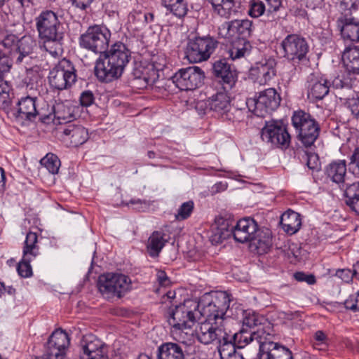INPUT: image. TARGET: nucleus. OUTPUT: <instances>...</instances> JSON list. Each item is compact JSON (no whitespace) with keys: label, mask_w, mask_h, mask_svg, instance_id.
<instances>
[{"label":"nucleus","mask_w":359,"mask_h":359,"mask_svg":"<svg viewBox=\"0 0 359 359\" xmlns=\"http://www.w3.org/2000/svg\"><path fill=\"white\" fill-rule=\"evenodd\" d=\"M231 300V295L226 291L203 296V308L199 314L206 319L196 329V337L201 343L210 344L224 336V316Z\"/></svg>","instance_id":"f257e3e1"},{"label":"nucleus","mask_w":359,"mask_h":359,"mask_svg":"<svg viewBox=\"0 0 359 359\" xmlns=\"http://www.w3.org/2000/svg\"><path fill=\"white\" fill-rule=\"evenodd\" d=\"M103 53L104 58H99L96 62L95 74L100 81L111 82L123 74L129 62L130 51L124 43L116 42Z\"/></svg>","instance_id":"f03ea898"},{"label":"nucleus","mask_w":359,"mask_h":359,"mask_svg":"<svg viewBox=\"0 0 359 359\" xmlns=\"http://www.w3.org/2000/svg\"><path fill=\"white\" fill-rule=\"evenodd\" d=\"M36 27L44 49L54 57L60 55L64 33L56 14L51 11L42 12L36 18Z\"/></svg>","instance_id":"7ed1b4c3"},{"label":"nucleus","mask_w":359,"mask_h":359,"mask_svg":"<svg viewBox=\"0 0 359 359\" xmlns=\"http://www.w3.org/2000/svg\"><path fill=\"white\" fill-rule=\"evenodd\" d=\"M254 334L253 347L259 349V359H293L292 351L272 341V334L265 328H258Z\"/></svg>","instance_id":"20e7f679"},{"label":"nucleus","mask_w":359,"mask_h":359,"mask_svg":"<svg viewBox=\"0 0 359 359\" xmlns=\"http://www.w3.org/2000/svg\"><path fill=\"white\" fill-rule=\"evenodd\" d=\"M202 308V298L199 302L196 299H186L170 311L168 323L176 330L190 329Z\"/></svg>","instance_id":"39448f33"},{"label":"nucleus","mask_w":359,"mask_h":359,"mask_svg":"<svg viewBox=\"0 0 359 359\" xmlns=\"http://www.w3.org/2000/svg\"><path fill=\"white\" fill-rule=\"evenodd\" d=\"M97 287L105 299L121 298L132 290V280L122 273H107L99 276Z\"/></svg>","instance_id":"423d86ee"},{"label":"nucleus","mask_w":359,"mask_h":359,"mask_svg":"<svg viewBox=\"0 0 359 359\" xmlns=\"http://www.w3.org/2000/svg\"><path fill=\"white\" fill-rule=\"evenodd\" d=\"M297 139L305 147H311L320 133L318 122L309 114L304 111H295L292 117Z\"/></svg>","instance_id":"0eeeda50"},{"label":"nucleus","mask_w":359,"mask_h":359,"mask_svg":"<svg viewBox=\"0 0 359 359\" xmlns=\"http://www.w3.org/2000/svg\"><path fill=\"white\" fill-rule=\"evenodd\" d=\"M341 15L337 20V26L345 41L359 42V20L349 16L358 9L355 1H340Z\"/></svg>","instance_id":"6e6552de"},{"label":"nucleus","mask_w":359,"mask_h":359,"mask_svg":"<svg viewBox=\"0 0 359 359\" xmlns=\"http://www.w3.org/2000/svg\"><path fill=\"white\" fill-rule=\"evenodd\" d=\"M280 102V97L274 88L261 91L258 95L248 98L245 104L249 111L259 117L275 111Z\"/></svg>","instance_id":"1a4fd4ad"},{"label":"nucleus","mask_w":359,"mask_h":359,"mask_svg":"<svg viewBox=\"0 0 359 359\" xmlns=\"http://www.w3.org/2000/svg\"><path fill=\"white\" fill-rule=\"evenodd\" d=\"M110 37L111 32L106 27L94 25L81 35L79 45L95 53L102 54L109 46Z\"/></svg>","instance_id":"9d476101"},{"label":"nucleus","mask_w":359,"mask_h":359,"mask_svg":"<svg viewBox=\"0 0 359 359\" xmlns=\"http://www.w3.org/2000/svg\"><path fill=\"white\" fill-rule=\"evenodd\" d=\"M254 335V331H248L244 328L234 334L225 330L224 336L217 341L221 359H224L233 353L236 348H243L248 345H251L253 347Z\"/></svg>","instance_id":"9b49d317"},{"label":"nucleus","mask_w":359,"mask_h":359,"mask_svg":"<svg viewBox=\"0 0 359 359\" xmlns=\"http://www.w3.org/2000/svg\"><path fill=\"white\" fill-rule=\"evenodd\" d=\"M218 42L210 36L196 37L189 40L185 49L186 58L191 63L208 60L217 47Z\"/></svg>","instance_id":"f8f14e48"},{"label":"nucleus","mask_w":359,"mask_h":359,"mask_svg":"<svg viewBox=\"0 0 359 359\" xmlns=\"http://www.w3.org/2000/svg\"><path fill=\"white\" fill-rule=\"evenodd\" d=\"M50 86L59 90L70 88L76 81V69L67 59L60 60L49 73Z\"/></svg>","instance_id":"ddd939ff"},{"label":"nucleus","mask_w":359,"mask_h":359,"mask_svg":"<svg viewBox=\"0 0 359 359\" xmlns=\"http://www.w3.org/2000/svg\"><path fill=\"white\" fill-rule=\"evenodd\" d=\"M284 57L294 62L299 63L308 60L309 46L306 40L298 34H289L281 42Z\"/></svg>","instance_id":"4468645a"},{"label":"nucleus","mask_w":359,"mask_h":359,"mask_svg":"<svg viewBox=\"0 0 359 359\" xmlns=\"http://www.w3.org/2000/svg\"><path fill=\"white\" fill-rule=\"evenodd\" d=\"M204 78V72L200 67L191 66L178 70L172 81L181 90H193L203 84Z\"/></svg>","instance_id":"2eb2a0df"},{"label":"nucleus","mask_w":359,"mask_h":359,"mask_svg":"<svg viewBox=\"0 0 359 359\" xmlns=\"http://www.w3.org/2000/svg\"><path fill=\"white\" fill-rule=\"evenodd\" d=\"M252 32V22L247 19L225 22L218 28V34L228 40L246 39Z\"/></svg>","instance_id":"dca6fc26"},{"label":"nucleus","mask_w":359,"mask_h":359,"mask_svg":"<svg viewBox=\"0 0 359 359\" xmlns=\"http://www.w3.org/2000/svg\"><path fill=\"white\" fill-rule=\"evenodd\" d=\"M105 344L93 334L85 335L80 344V359H109Z\"/></svg>","instance_id":"f3484780"},{"label":"nucleus","mask_w":359,"mask_h":359,"mask_svg":"<svg viewBox=\"0 0 359 359\" xmlns=\"http://www.w3.org/2000/svg\"><path fill=\"white\" fill-rule=\"evenodd\" d=\"M261 137L263 141L277 147H287L290 142V135L285 126L276 121L266 123Z\"/></svg>","instance_id":"a211bd4d"},{"label":"nucleus","mask_w":359,"mask_h":359,"mask_svg":"<svg viewBox=\"0 0 359 359\" xmlns=\"http://www.w3.org/2000/svg\"><path fill=\"white\" fill-rule=\"evenodd\" d=\"M277 62L273 58H269L257 62L250 69V75L255 82L259 85H266L276 75Z\"/></svg>","instance_id":"6ab92c4d"},{"label":"nucleus","mask_w":359,"mask_h":359,"mask_svg":"<svg viewBox=\"0 0 359 359\" xmlns=\"http://www.w3.org/2000/svg\"><path fill=\"white\" fill-rule=\"evenodd\" d=\"M330 88V81L319 73L311 74L307 78L306 88L309 98L322 100L328 94Z\"/></svg>","instance_id":"aec40b11"},{"label":"nucleus","mask_w":359,"mask_h":359,"mask_svg":"<svg viewBox=\"0 0 359 359\" xmlns=\"http://www.w3.org/2000/svg\"><path fill=\"white\" fill-rule=\"evenodd\" d=\"M258 230V224L252 218H243L238 221L233 228L234 239L239 243L250 242Z\"/></svg>","instance_id":"412c9836"},{"label":"nucleus","mask_w":359,"mask_h":359,"mask_svg":"<svg viewBox=\"0 0 359 359\" xmlns=\"http://www.w3.org/2000/svg\"><path fill=\"white\" fill-rule=\"evenodd\" d=\"M37 43L31 36H24L18 41L16 50L13 52V60L18 65L28 64L32 59L31 55L36 48Z\"/></svg>","instance_id":"4be33fe9"},{"label":"nucleus","mask_w":359,"mask_h":359,"mask_svg":"<svg viewBox=\"0 0 359 359\" xmlns=\"http://www.w3.org/2000/svg\"><path fill=\"white\" fill-rule=\"evenodd\" d=\"M213 71L216 77L220 79L224 90L231 89L236 83L237 74L225 59L219 60L213 64Z\"/></svg>","instance_id":"5701e85b"},{"label":"nucleus","mask_w":359,"mask_h":359,"mask_svg":"<svg viewBox=\"0 0 359 359\" xmlns=\"http://www.w3.org/2000/svg\"><path fill=\"white\" fill-rule=\"evenodd\" d=\"M13 115L20 119L34 120L38 115L36 99L30 96L22 97L13 109Z\"/></svg>","instance_id":"b1692460"},{"label":"nucleus","mask_w":359,"mask_h":359,"mask_svg":"<svg viewBox=\"0 0 359 359\" xmlns=\"http://www.w3.org/2000/svg\"><path fill=\"white\" fill-rule=\"evenodd\" d=\"M207 105L211 111L223 118L231 109V100L225 91L218 92L207 100Z\"/></svg>","instance_id":"393cba45"},{"label":"nucleus","mask_w":359,"mask_h":359,"mask_svg":"<svg viewBox=\"0 0 359 359\" xmlns=\"http://www.w3.org/2000/svg\"><path fill=\"white\" fill-rule=\"evenodd\" d=\"M63 135L65 141H69L72 147L83 144L88 138V131L81 126L69 125L64 129Z\"/></svg>","instance_id":"a878e982"},{"label":"nucleus","mask_w":359,"mask_h":359,"mask_svg":"<svg viewBox=\"0 0 359 359\" xmlns=\"http://www.w3.org/2000/svg\"><path fill=\"white\" fill-rule=\"evenodd\" d=\"M11 64L6 55H0V104L7 105L10 100L11 88L4 79V75L10 71Z\"/></svg>","instance_id":"bb28decb"},{"label":"nucleus","mask_w":359,"mask_h":359,"mask_svg":"<svg viewBox=\"0 0 359 359\" xmlns=\"http://www.w3.org/2000/svg\"><path fill=\"white\" fill-rule=\"evenodd\" d=\"M346 167L345 160L333 161L326 166L325 174L331 181L341 184L345 181Z\"/></svg>","instance_id":"cd10ccee"},{"label":"nucleus","mask_w":359,"mask_h":359,"mask_svg":"<svg viewBox=\"0 0 359 359\" xmlns=\"http://www.w3.org/2000/svg\"><path fill=\"white\" fill-rule=\"evenodd\" d=\"M342 60L348 72L359 74V48L348 46L343 51Z\"/></svg>","instance_id":"c85d7f7f"},{"label":"nucleus","mask_w":359,"mask_h":359,"mask_svg":"<svg viewBox=\"0 0 359 359\" xmlns=\"http://www.w3.org/2000/svg\"><path fill=\"white\" fill-rule=\"evenodd\" d=\"M280 224L285 232L291 235L294 234L302 225L300 215L294 211H287L280 217Z\"/></svg>","instance_id":"c756f323"},{"label":"nucleus","mask_w":359,"mask_h":359,"mask_svg":"<svg viewBox=\"0 0 359 359\" xmlns=\"http://www.w3.org/2000/svg\"><path fill=\"white\" fill-rule=\"evenodd\" d=\"M229 41L231 42V46L228 50V54L232 60L244 57L250 53L252 46L247 39H238Z\"/></svg>","instance_id":"7c9ffc66"},{"label":"nucleus","mask_w":359,"mask_h":359,"mask_svg":"<svg viewBox=\"0 0 359 359\" xmlns=\"http://www.w3.org/2000/svg\"><path fill=\"white\" fill-rule=\"evenodd\" d=\"M158 359H184L182 346L176 343H165L158 347Z\"/></svg>","instance_id":"2f4dec72"},{"label":"nucleus","mask_w":359,"mask_h":359,"mask_svg":"<svg viewBox=\"0 0 359 359\" xmlns=\"http://www.w3.org/2000/svg\"><path fill=\"white\" fill-rule=\"evenodd\" d=\"M165 236V234L161 231H155L151 234L147 245V252L151 257H156L158 256L167 243Z\"/></svg>","instance_id":"473e14b6"},{"label":"nucleus","mask_w":359,"mask_h":359,"mask_svg":"<svg viewBox=\"0 0 359 359\" xmlns=\"http://www.w3.org/2000/svg\"><path fill=\"white\" fill-rule=\"evenodd\" d=\"M70 339L67 333L61 329L56 330L50 336L46 347L66 350L69 345Z\"/></svg>","instance_id":"72a5a7b5"},{"label":"nucleus","mask_w":359,"mask_h":359,"mask_svg":"<svg viewBox=\"0 0 359 359\" xmlns=\"http://www.w3.org/2000/svg\"><path fill=\"white\" fill-rule=\"evenodd\" d=\"M250 243L260 251L266 252L272 244L271 231L269 229H259L258 227L255 238L250 241Z\"/></svg>","instance_id":"f704fd0d"},{"label":"nucleus","mask_w":359,"mask_h":359,"mask_svg":"<svg viewBox=\"0 0 359 359\" xmlns=\"http://www.w3.org/2000/svg\"><path fill=\"white\" fill-rule=\"evenodd\" d=\"M346 205L356 213L359 214V182L346 187L344 192Z\"/></svg>","instance_id":"c9c22d12"},{"label":"nucleus","mask_w":359,"mask_h":359,"mask_svg":"<svg viewBox=\"0 0 359 359\" xmlns=\"http://www.w3.org/2000/svg\"><path fill=\"white\" fill-rule=\"evenodd\" d=\"M38 236L36 233L29 231L26 235V238L22 248V255L36 258L39 255V247L37 245Z\"/></svg>","instance_id":"e433bc0d"},{"label":"nucleus","mask_w":359,"mask_h":359,"mask_svg":"<svg viewBox=\"0 0 359 359\" xmlns=\"http://www.w3.org/2000/svg\"><path fill=\"white\" fill-rule=\"evenodd\" d=\"M214 12L221 17L229 18L237 12L235 1H210Z\"/></svg>","instance_id":"4c0bfd02"},{"label":"nucleus","mask_w":359,"mask_h":359,"mask_svg":"<svg viewBox=\"0 0 359 359\" xmlns=\"http://www.w3.org/2000/svg\"><path fill=\"white\" fill-rule=\"evenodd\" d=\"M53 110L55 118L61 121L69 122L74 118L73 109L64 102H56Z\"/></svg>","instance_id":"58836bf2"},{"label":"nucleus","mask_w":359,"mask_h":359,"mask_svg":"<svg viewBox=\"0 0 359 359\" xmlns=\"http://www.w3.org/2000/svg\"><path fill=\"white\" fill-rule=\"evenodd\" d=\"M265 320L262 316L252 311H245L243 315V325L252 328L262 324Z\"/></svg>","instance_id":"ea45409f"},{"label":"nucleus","mask_w":359,"mask_h":359,"mask_svg":"<svg viewBox=\"0 0 359 359\" xmlns=\"http://www.w3.org/2000/svg\"><path fill=\"white\" fill-rule=\"evenodd\" d=\"M163 6L168 11L178 18L184 17L188 11L186 1H172V4H167V1H164Z\"/></svg>","instance_id":"a19ab883"},{"label":"nucleus","mask_w":359,"mask_h":359,"mask_svg":"<svg viewBox=\"0 0 359 359\" xmlns=\"http://www.w3.org/2000/svg\"><path fill=\"white\" fill-rule=\"evenodd\" d=\"M41 163L52 174L57 173L60 166V161L53 154H48L41 160Z\"/></svg>","instance_id":"79ce46f5"},{"label":"nucleus","mask_w":359,"mask_h":359,"mask_svg":"<svg viewBox=\"0 0 359 359\" xmlns=\"http://www.w3.org/2000/svg\"><path fill=\"white\" fill-rule=\"evenodd\" d=\"M34 258L32 257H25L22 255L21 261L18 263L17 266V271L18 274L22 278H29L32 275V269L30 265V262Z\"/></svg>","instance_id":"37998d69"},{"label":"nucleus","mask_w":359,"mask_h":359,"mask_svg":"<svg viewBox=\"0 0 359 359\" xmlns=\"http://www.w3.org/2000/svg\"><path fill=\"white\" fill-rule=\"evenodd\" d=\"M18 41L19 39H18V37L15 34H7L1 43L5 50H6L3 55H5L6 53H10L13 57V52L16 50Z\"/></svg>","instance_id":"c03bdc74"},{"label":"nucleus","mask_w":359,"mask_h":359,"mask_svg":"<svg viewBox=\"0 0 359 359\" xmlns=\"http://www.w3.org/2000/svg\"><path fill=\"white\" fill-rule=\"evenodd\" d=\"M330 86L334 89H350L352 86L351 79L348 74H342L337 76L330 83Z\"/></svg>","instance_id":"a18cd8bd"},{"label":"nucleus","mask_w":359,"mask_h":359,"mask_svg":"<svg viewBox=\"0 0 359 359\" xmlns=\"http://www.w3.org/2000/svg\"><path fill=\"white\" fill-rule=\"evenodd\" d=\"M194 207V202L189 201L183 203L178 209L175 218L177 220H184L190 217Z\"/></svg>","instance_id":"49530a36"},{"label":"nucleus","mask_w":359,"mask_h":359,"mask_svg":"<svg viewBox=\"0 0 359 359\" xmlns=\"http://www.w3.org/2000/svg\"><path fill=\"white\" fill-rule=\"evenodd\" d=\"M156 72L154 69V66L144 67L141 81H143L142 84V88L147 87L148 85L152 84L156 79Z\"/></svg>","instance_id":"de8ad7c7"},{"label":"nucleus","mask_w":359,"mask_h":359,"mask_svg":"<svg viewBox=\"0 0 359 359\" xmlns=\"http://www.w3.org/2000/svg\"><path fill=\"white\" fill-rule=\"evenodd\" d=\"M245 109L231 106V109L226 114L224 118L233 122H241L245 119Z\"/></svg>","instance_id":"09e8293b"},{"label":"nucleus","mask_w":359,"mask_h":359,"mask_svg":"<svg viewBox=\"0 0 359 359\" xmlns=\"http://www.w3.org/2000/svg\"><path fill=\"white\" fill-rule=\"evenodd\" d=\"M348 166L349 170L355 176L359 177V147L355 148L350 156Z\"/></svg>","instance_id":"8fccbe9b"},{"label":"nucleus","mask_w":359,"mask_h":359,"mask_svg":"<svg viewBox=\"0 0 359 359\" xmlns=\"http://www.w3.org/2000/svg\"><path fill=\"white\" fill-rule=\"evenodd\" d=\"M66 350L46 347L44 356L46 359H65Z\"/></svg>","instance_id":"3c124183"},{"label":"nucleus","mask_w":359,"mask_h":359,"mask_svg":"<svg viewBox=\"0 0 359 359\" xmlns=\"http://www.w3.org/2000/svg\"><path fill=\"white\" fill-rule=\"evenodd\" d=\"M265 9L262 1H252L248 14L252 18H258L264 13Z\"/></svg>","instance_id":"603ef678"},{"label":"nucleus","mask_w":359,"mask_h":359,"mask_svg":"<svg viewBox=\"0 0 359 359\" xmlns=\"http://www.w3.org/2000/svg\"><path fill=\"white\" fill-rule=\"evenodd\" d=\"M327 344V337L321 330L317 331L313 335V346L315 348L321 349L322 346H326Z\"/></svg>","instance_id":"864d4df0"},{"label":"nucleus","mask_w":359,"mask_h":359,"mask_svg":"<svg viewBox=\"0 0 359 359\" xmlns=\"http://www.w3.org/2000/svg\"><path fill=\"white\" fill-rule=\"evenodd\" d=\"M344 306L346 309L351 310L352 311H359V291L356 293L355 296H350L344 302Z\"/></svg>","instance_id":"5fc2aeb1"},{"label":"nucleus","mask_w":359,"mask_h":359,"mask_svg":"<svg viewBox=\"0 0 359 359\" xmlns=\"http://www.w3.org/2000/svg\"><path fill=\"white\" fill-rule=\"evenodd\" d=\"M346 104L351 111L352 114L359 119V96L348 99Z\"/></svg>","instance_id":"6e6d98bb"},{"label":"nucleus","mask_w":359,"mask_h":359,"mask_svg":"<svg viewBox=\"0 0 359 359\" xmlns=\"http://www.w3.org/2000/svg\"><path fill=\"white\" fill-rule=\"evenodd\" d=\"M94 102V95L90 90L83 92L80 96V103L83 107L90 106Z\"/></svg>","instance_id":"4d7b16f0"},{"label":"nucleus","mask_w":359,"mask_h":359,"mask_svg":"<svg viewBox=\"0 0 359 359\" xmlns=\"http://www.w3.org/2000/svg\"><path fill=\"white\" fill-rule=\"evenodd\" d=\"M127 206H132L133 209L138 211H142L147 208V203L140 198H132L128 202L125 203Z\"/></svg>","instance_id":"13d9d810"},{"label":"nucleus","mask_w":359,"mask_h":359,"mask_svg":"<svg viewBox=\"0 0 359 359\" xmlns=\"http://www.w3.org/2000/svg\"><path fill=\"white\" fill-rule=\"evenodd\" d=\"M294 276L297 281H304L310 285L313 284L316 282V278L314 276L307 275L303 272H297L294 273Z\"/></svg>","instance_id":"bf43d9fd"},{"label":"nucleus","mask_w":359,"mask_h":359,"mask_svg":"<svg viewBox=\"0 0 359 359\" xmlns=\"http://www.w3.org/2000/svg\"><path fill=\"white\" fill-rule=\"evenodd\" d=\"M336 276L346 283H348L353 277L352 272L348 269L338 270Z\"/></svg>","instance_id":"052dcab7"},{"label":"nucleus","mask_w":359,"mask_h":359,"mask_svg":"<svg viewBox=\"0 0 359 359\" xmlns=\"http://www.w3.org/2000/svg\"><path fill=\"white\" fill-rule=\"evenodd\" d=\"M307 166L311 170L318 169V159L317 155L311 154L308 155Z\"/></svg>","instance_id":"680f3d73"},{"label":"nucleus","mask_w":359,"mask_h":359,"mask_svg":"<svg viewBox=\"0 0 359 359\" xmlns=\"http://www.w3.org/2000/svg\"><path fill=\"white\" fill-rule=\"evenodd\" d=\"M157 280L159 284L162 286H167L170 283V280L166 273L163 271H158L157 272Z\"/></svg>","instance_id":"e2e57ef3"},{"label":"nucleus","mask_w":359,"mask_h":359,"mask_svg":"<svg viewBox=\"0 0 359 359\" xmlns=\"http://www.w3.org/2000/svg\"><path fill=\"white\" fill-rule=\"evenodd\" d=\"M283 318L288 320H292L296 318H298L300 317V313L299 311H287V312H283Z\"/></svg>","instance_id":"0e129e2a"},{"label":"nucleus","mask_w":359,"mask_h":359,"mask_svg":"<svg viewBox=\"0 0 359 359\" xmlns=\"http://www.w3.org/2000/svg\"><path fill=\"white\" fill-rule=\"evenodd\" d=\"M143 68L144 67L143 66H138L137 67L135 68L134 71H133V75H134V77L136 80H139V81H141V77L142 76V72H143Z\"/></svg>","instance_id":"69168bd1"},{"label":"nucleus","mask_w":359,"mask_h":359,"mask_svg":"<svg viewBox=\"0 0 359 359\" xmlns=\"http://www.w3.org/2000/svg\"><path fill=\"white\" fill-rule=\"evenodd\" d=\"M5 172L2 168L0 167V191L4 189L6 181H5Z\"/></svg>","instance_id":"338daca9"},{"label":"nucleus","mask_w":359,"mask_h":359,"mask_svg":"<svg viewBox=\"0 0 359 359\" xmlns=\"http://www.w3.org/2000/svg\"><path fill=\"white\" fill-rule=\"evenodd\" d=\"M353 276L359 279V261L353 265V271L352 272Z\"/></svg>","instance_id":"774afa93"}]
</instances>
